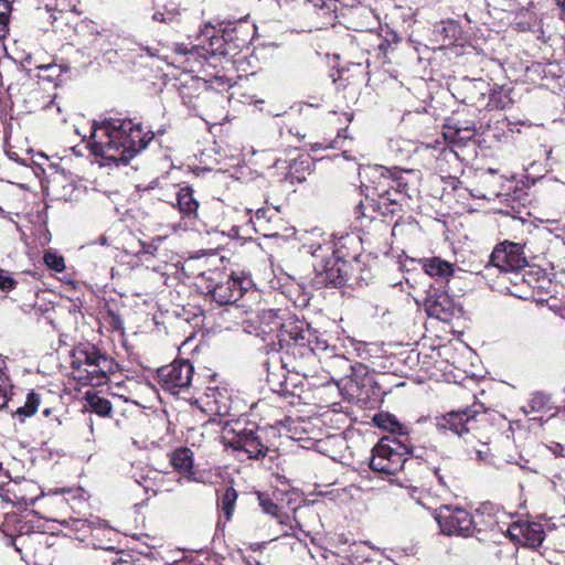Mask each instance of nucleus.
I'll use <instances>...</instances> for the list:
<instances>
[{"instance_id":"6ab92c4d","label":"nucleus","mask_w":565,"mask_h":565,"mask_svg":"<svg viewBox=\"0 0 565 565\" xmlns=\"http://www.w3.org/2000/svg\"><path fill=\"white\" fill-rule=\"evenodd\" d=\"M177 202L182 217L186 224L193 225L198 218L199 202L193 196V189L190 186L180 188L177 193Z\"/></svg>"},{"instance_id":"473e14b6","label":"nucleus","mask_w":565,"mask_h":565,"mask_svg":"<svg viewBox=\"0 0 565 565\" xmlns=\"http://www.w3.org/2000/svg\"><path fill=\"white\" fill-rule=\"evenodd\" d=\"M11 4L8 0H0V39L6 38L10 20Z\"/></svg>"},{"instance_id":"8fccbe9b","label":"nucleus","mask_w":565,"mask_h":565,"mask_svg":"<svg viewBox=\"0 0 565 565\" xmlns=\"http://www.w3.org/2000/svg\"><path fill=\"white\" fill-rule=\"evenodd\" d=\"M556 447H557V448H555V451H558V448H561L562 446H561V445H557Z\"/></svg>"},{"instance_id":"2f4dec72","label":"nucleus","mask_w":565,"mask_h":565,"mask_svg":"<svg viewBox=\"0 0 565 565\" xmlns=\"http://www.w3.org/2000/svg\"><path fill=\"white\" fill-rule=\"evenodd\" d=\"M374 191L376 192L377 196L380 198L382 204L399 205L403 201V199L401 196L395 195V192L391 186L382 188L381 180L374 186Z\"/></svg>"},{"instance_id":"dca6fc26","label":"nucleus","mask_w":565,"mask_h":565,"mask_svg":"<svg viewBox=\"0 0 565 565\" xmlns=\"http://www.w3.org/2000/svg\"><path fill=\"white\" fill-rule=\"evenodd\" d=\"M476 126L468 120L449 118L443 126L444 139L454 146H465L476 136Z\"/></svg>"},{"instance_id":"39448f33","label":"nucleus","mask_w":565,"mask_h":565,"mask_svg":"<svg viewBox=\"0 0 565 565\" xmlns=\"http://www.w3.org/2000/svg\"><path fill=\"white\" fill-rule=\"evenodd\" d=\"M411 452V448L398 438L382 437L372 449L370 468L382 475H396L403 469Z\"/></svg>"},{"instance_id":"6e6552de","label":"nucleus","mask_w":565,"mask_h":565,"mask_svg":"<svg viewBox=\"0 0 565 565\" xmlns=\"http://www.w3.org/2000/svg\"><path fill=\"white\" fill-rule=\"evenodd\" d=\"M194 367L189 360H175L160 367L157 372L158 382L163 390L179 394L190 387Z\"/></svg>"},{"instance_id":"e433bc0d","label":"nucleus","mask_w":565,"mask_h":565,"mask_svg":"<svg viewBox=\"0 0 565 565\" xmlns=\"http://www.w3.org/2000/svg\"><path fill=\"white\" fill-rule=\"evenodd\" d=\"M277 222L281 224L285 233H281L280 231L268 230V231L264 232L265 237L278 238V237H289V236L294 235V233H295L294 227L286 226L280 218H277Z\"/></svg>"},{"instance_id":"c9c22d12","label":"nucleus","mask_w":565,"mask_h":565,"mask_svg":"<svg viewBox=\"0 0 565 565\" xmlns=\"http://www.w3.org/2000/svg\"><path fill=\"white\" fill-rule=\"evenodd\" d=\"M17 280L4 269L0 268V290L9 292L17 286Z\"/></svg>"},{"instance_id":"20e7f679","label":"nucleus","mask_w":565,"mask_h":565,"mask_svg":"<svg viewBox=\"0 0 565 565\" xmlns=\"http://www.w3.org/2000/svg\"><path fill=\"white\" fill-rule=\"evenodd\" d=\"M310 253L315 258H321L313 263V284L318 287H341L344 286L351 276V266L348 262L335 257L331 247L318 245L310 246Z\"/></svg>"},{"instance_id":"2eb2a0df","label":"nucleus","mask_w":565,"mask_h":565,"mask_svg":"<svg viewBox=\"0 0 565 565\" xmlns=\"http://www.w3.org/2000/svg\"><path fill=\"white\" fill-rule=\"evenodd\" d=\"M425 309L429 317L445 322L450 321L457 312L454 299L447 292L437 291L428 295Z\"/></svg>"},{"instance_id":"f704fd0d","label":"nucleus","mask_w":565,"mask_h":565,"mask_svg":"<svg viewBox=\"0 0 565 565\" xmlns=\"http://www.w3.org/2000/svg\"><path fill=\"white\" fill-rule=\"evenodd\" d=\"M312 6L322 11L323 14L328 15L330 19L335 18L334 12L337 10V6L329 0H311Z\"/></svg>"},{"instance_id":"4be33fe9","label":"nucleus","mask_w":565,"mask_h":565,"mask_svg":"<svg viewBox=\"0 0 565 565\" xmlns=\"http://www.w3.org/2000/svg\"><path fill=\"white\" fill-rule=\"evenodd\" d=\"M170 462L173 468L185 476L189 480L193 478V452L189 448H179L171 454Z\"/></svg>"},{"instance_id":"f3484780","label":"nucleus","mask_w":565,"mask_h":565,"mask_svg":"<svg viewBox=\"0 0 565 565\" xmlns=\"http://www.w3.org/2000/svg\"><path fill=\"white\" fill-rule=\"evenodd\" d=\"M235 450L245 451L249 458L258 459L266 456L267 448L262 444L254 430H244L231 441Z\"/></svg>"},{"instance_id":"72a5a7b5","label":"nucleus","mask_w":565,"mask_h":565,"mask_svg":"<svg viewBox=\"0 0 565 565\" xmlns=\"http://www.w3.org/2000/svg\"><path fill=\"white\" fill-rule=\"evenodd\" d=\"M43 260L50 269L56 273H62L65 269L64 258L54 252L47 250L43 256Z\"/></svg>"},{"instance_id":"ddd939ff","label":"nucleus","mask_w":565,"mask_h":565,"mask_svg":"<svg viewBox=\"0 0 565 565\" xmlns=\"http://www.w3.org/2000/svg\"><path fill=\"white\" fill-rule=\"evenodd\" d=\"M78 0H38L36 19L44 30L49 26L55 29V23L64 13L74 12Z\"/></svg>"},{"instance_id":"7ed1b4c3","label":"nucleus","mask_w":565,"mask_h":565,"mask_svg":"<svg viewBox=\"0 0 565 565\" xmlns=\"http://www.w3.org/2000/svg\"><path fill=\"white\" fill-rule=\"evenodd\" d=\"M71 364L75 377L92 386L106 383L108 375L116 366L111 358L90 344L77 347L73 352Z\"/></svg>"},{"instance_id":"09e8293b","label":"nucleus","mask_w":565,"mask_h":565,"mask_svg":"<svg viewBox=\"0 0 565 565\" xmlns=\"http://www.w3.org/2000/svg\"><path fill=\"white\" fill-rule=\"evenodd\" d=\"M43 414H44V416H46V417H47V416L51 414V409H50V408H45V409L43 411Z\"/></svg>"},{"instance_id":"3c124183","label":"nucleus","mask_w":565,"mask_h":565,"mask_svg":"<svg viewBox=\"0 0 565 565\" xmlns=\"http://www.w3.org/2000/svg\"><path fill=\"white\" fill-rule=\"evenodd\" d=\"M556 447H557V448H555V451H558V448H561L562 446H561V445H557Z\"/></svg>"},{"instance_id":"aec40b11","label":"nucleus","mask_w":565,"mask_h":565,"mask_svg":"<svg viewBox=\"0 0 565 565\" xmlns=\"http://www.w3.org/2000/svg\"><path fill=\"white\" fill-rule=\"evenodd\" d=\"M115 35L110 30H96L87 34L84 47L94 53H108L114 45Z\"/></svg>"},{"instance_id":"7c9ffc66","label":"nucleus","mask_w":565,"mask_h":565,"mask_svg":"<svg viewBox=\"0 0 565 565\" xmlns=\"http://www.w3.org/2000/svg\"><path fill=\"white\" fill-rule=\"evenodd\" d=\"M89 406L92 408V412L95 414L107 417L110 416L113 412L111 403L100 396L94 395L88 398Z\"/></svg>"},{"instance_id":"f03ea898","label":"nucleus","mask_w":565,"mask_h":565,"mask_svg":"<svg viewBox=\"0 0 565 565\" xmlns=\"http://www.w3.org/2000/svg\"><path fill=\"white\" fill-rule=\"evenodd\" d=\"M273 324L269 332L277 330L280 349L271 355V361L279 362L280 369L287 372L310 376L315 371V355L306 342L310 339L308 324L299 320L281 322L278 319Z\"/></svg>"},{"instance_id":"49530a36","label":"nucleus","mask_w":565,"mask_h":565,"mask_svg":"<svg viewBox=\"0 0 565 565\" xmlns=\"http://www.w3.org/2000/svg\"><path fill=\"white\" fill-rule=\"evenodd\" d=\"M477 458L482 460L483 459V452L481 450L476 451Z\"/></svg>"},{"instance_id":"412c9836","label":"nucleus","mask_w":565,"mask_h":565,"mask_svg":"<svg viewBox=\"0 0 565 565\" xmlns=\"http://www.w3.org/2000/svg\"><path fill=\"white\" fill-rule=\"evenodd\" d=\"M198 40H200L201 43L207 41L209 47L206 49V51L212 53L213 55L227 54L223 36L217 35L215 28L209 23L204 24V26L200 30V33L198 34Z\"/></svg>"},{"instance_id":"ea45409f","label":"nucleus","mask_w":565,"mask_h":565,"mask_svg":"<svg viewBox=\"0 0 565 565\" xmlns=\"http://www.w3.org/2000/svg\"><path fill=\"white\" fill-rule=\"evenodd\" d=\"M9 398L6 390L0 386V409L8 405Z\"/></svg>"},{"instance_id":"5701e85b","label":"nucleus","mask_w":565,"mask_h":565,"mask_svg":"<svg viewBox=\"0 0 565 565\" xmlns=\"http://www.w3.org/2000/svg\"><path fill=\"white\" fill-rule=\"evenodd\" d=\"M259 505L262 507L264 513L273 515L278 520V523L281 525V532L284 535L289 534V530H292V521L289 515L284 514L279 511L278 505L267 495L259 493L258 494Z\"/></svg>"},{"instance_id":"4468645a","label":"nucleus","mask_w":565,"mask_h":565,"mask_svg":"<svg viewBox=\"0 0 565 565\" xmlns=\"http://www.w3.org/2000/svg\"><path fill=\"white\" fill-rule=\"evenodd\" d=\"M41 494L38 484L25 479L12 482L6 490L7 500L18 507L33 505Z\"/></svg>"},{"instance_id":"bb28decb","label":"nucleus","mask_w":565,"mask_h":565,"mask_svg":"<svg viewBox=\"0 0 565 565\" xmlns=\"http://www.w3.org/2000/svg\"><path fill=\"white\" fill-rule=\"evenodd\" d=\"M279 362H273L271 356L266 362L267 364V382L270 385V388L278 393L288 392L287 388V377L285 374V370L281 369V372H273L270 371V365L278 364Z\"/></svg>"},{"instance_id":"9d476101","label":"nucleus","mask_w":565,"mask_h":565,"mask_svg":"<svg viewBox=\"0 0 565 565\" xmlns=\"http://www.w3.org/2000/svg\"><path fill=\"white\" fill-rule=\"evenodd\" d=\"M367 171L373 177H379L381 179V186H391L395 195L404 199H412L417 189L414 183L409 181V177L412 175L411 171H391L390 169L375 166L372 168H367Z\"/></svg>"},{"instance_id":"cd10ccee","label":"nucleus","mask_w":565,"mask_h":565,"mask_svg":"<svg viewBox=\"0 0 565 565\" xmlns=\"http://www.w3.org/2000/svg\"><path fill=\"white\" fill-rule=\"evenodd\" d=\"M40 406V395L31 392L28 394L25 403L23 406L18 407L14 412H12L13 416H19L23 422L24 418L31 417L34 415Z\"/></svg>"},{"instance_id":"393cba45","label":"nucleus","mask_w":565,"mask_h":565,"mask_svg":"<svg viewBox=\"0 0 565 565\" xmlns=\"http://www.w3.org/2000/svg\"><path fill=\"white\" fill-rule=\"evenodd\" d=\"M181 15L182 10L180 6L174 2H168L162 7L157 8L151 19L154 22L173 24L180 22Z\"/></svg>"},{"instance_id":"f8f14e48","label":"nucleus","mask_w":565,"mask_h":565,"mask_svg":"<svg viewBox=\"0 0 565 565\" xmlns=\"http://www.w3.org/2000/svg\"><path fill=\"white\" fill-rule=\"evenodd\" d=\"M505 532L511 541L529 547L540 546L545 539L543 525L539 522L515 521Z\"/></svg>"},{"instance_id":"1a4fd4ad","label":"nucleus","mask_w":565,"mask_h":565,"mask_svg":"<svg viewBox=\"0 0 565 565\" xmlns=\"http://www.w3.org/2000/svg\"><path fill=\"white\" fill-rule=\"evenodd\" d=\"M524 248L520 243L502 242L491 253L490 264L502 273H516L529 265Z\"/></svg>"},{"instance_id":"0eeeda50","label":"nucleus","mask_w":565,"mask_h":565,"mask_svg":"<svg viewBox=\"0 0 565 565\" xmlns=\"http://www.w3.org/2000/svg\"><path fill=\"white\" fill-rule=\"evenodd\" d=\"M441 533L469 537L475 534L479 522L465 509L456 505H441L435 513Z\"/></svg>"},{"instance_id":"9b49d317","label":"nucleus","mask_w":565,"mask_h":565,"mask_svg":"<svg viewBox=\"0 0 565 565\" xmlns=\"http://www.w3.org/2000/svg\"><path fill=\"white\" fill-rule=\"evenodd\" d=\"M477 413V411H471L470 408L451 411L436 417L435 426L440 433L450 431L459 438H465L473 429Z\"/></svg>"},{"instance_id":"58836bf2","label":"nucleus","mask_w":565,"mask_h":565,"mask_svg":"<svg viewBox=\"0 0 565 565\" xmlns=\"http://www.w3.org/2000/svg\"><path fill=\"white\" fill-rule=\"evenodd\" d=\"M493 510L492 505L487 503L482 504L476 512V515H484L486 513L489 514Z\"/></svg>"},{"instance_id":"a878e982","label":"nucleus","mask_w":565,"mask_h":565,"mask_svg":"<svg viewBox=\"0 0 565 565\" xmlns=\"http://www.w3.org/2000/svg\"><path fill=\"white\" fill-rule=\"evenodd\" d=\"M373 423L384 430H388L393 434H397L399 436L406 435L408 433L407 427L398 422L396 416L390 413H379L374 415Z\"/></svg>"},{"instance_id":"4c0bfd02","label":"nucleus","mask_w":565,"mask_h":565,"mask_svg":"<svg viewBox=\"0 0 565 565\" xmlns=\"http://www.w3.org/2000/svg\"><path fill=\"white\" fill-rule=\"evenodd\" d=\"M500 94L501 92H492L490 95V103H492L494 107L504 108L507 106V102H502L500 99L497 100V95Z\"/></svg>"},{"instance_id":"de8ad7c7","label":"nucleus","mask_w":565,"mask_h":565,"mask_svg":"<svg viewBox=\"0 0 565 565\" xmlns=\"http://www.w3.org/2000/svg\"><path fill=\"white\" fill-rule=\"evenodd\" d=\"M494 525H497V521H489L488 527L492 529Z\"/></svg>"},{"instance_id":"f257e3e1","label":"nucleus","mask_w":565,"mask_h":565,"mask_svg":"<svg viewBox=\"0 0 565 565\" xmlns=\"http://www.w3.org/2000/svg\"><path fill=\"white\" fill-rule=\"evenodd\" d=\"M92 152L116 164L128 163L152 140L151 131L128 118H105L92 126Z\"/></svg>"},{"instance_id":"c756f323","label":"nucleus","mask_w":565,"mask_h":565,"mask_svg":"<svg viewBox=\"0 0 565 565\" xmlns=\"http://www.w3.org/2000/svg\"><path fill=\"white\" fill-rule=\"evenodd\" d=\"M236 500H237L236 490L232 487L226 488L221 498L220 509L227 521L233 515Z\"/></svg>"},{"instance_id":"c03bdc74","label":"nucleus","mask_w":565,"mask_h":565,"mask_svg":"<svg viewBox=\"0 0 565 565\" xmlns=\"http://www.w3.org/2000/svg\"><path fill=\"white\" fill-rule=\"evenodd\" d=\"M557 6L561 7L563 9V11L565 12V0H555Z\"/></svg>"},{"instance_id":"a19ab883","label":"nucleus","mask_w":565,"mask_h":565,"mask_svg":"<svg viewBox=\"0 0 565 565\" xmlns=\"http://www.w3.org/2000/svg\"><path fill=\"white\" fill-rule=\"evenodd\" d=\"M356 213H359L361 216H366L365 214V205L364 202H360V204L356 206Z\"/></svg>"},{"instance_id":"37998d69","label":"nucleus","mask_w":565,"mask_h":565,"mask_svg":"<svg viewBox=\"0 0 565 565\" xmlns=\"http://www.w3.org/2000/svg\"><path fill=\"white\" fill-rule=\"evenodd\" d=\"M518 28L521 31L530 30V28H527L524 22H519Z\"/></svg>"},{"instance_id":"b1692460","label":"nucleus","mask_w":565,"mask_h":565,"mask_svg":"<svg viewBox=\"0 0 565 565\" xmlns=\"http://www.w3.org/2000/svg\"><path fill=\"white\" fill-rule=\"evenodd\" d=\"M423 267L427 275L440 279H448L454 274V265L439 257L425 259Z\"/></svg>"},{"instance_id":"c85d7f7f","label":"nucleus","mask_w":565,"mask_h":565,"mask_svg":"<svg viewBox=\"0 0 565 565\" xmlns=\"http://www.w3.org/2000/svg\"><path fill=\"white\" fill-rule=\"evenodd\" d=\"M548 402L550 397L546 394L536 392L532 394L529 403L521 407V411L523 412L524 415L542 413L545 411Z\"/></svg>"},{"instance_id":"a211bd4d","label":"nucleus","mask_w":565,"mask_h":565,"mask_svg":"<svg viewBox=\"0 0 565 565\" xmlns=\"http://www.w3.org/2000/svg\"><path fill=\"white\" fill-rule=\"evenodd\" d=\"M308 332L310 333V339L306 341L310 350H312V354L315 355V365L317 364L318 359L323 356L334 358L342 362H348L343 355L334 354L335 347L329 344L328 339L324 334L319 333L317 330H312L308 326Z\"/></svg>"},{"instance_id":"a18cd8bd","label":"nucleus","mask_w":565,"mask_h":565,"mask_svg":"<svg viewBox=\"0 0 565 565\" xmlns=\"http://www.w3.org/2000/svg\"><path fill=\"white\" fill-rule=\"evenodd\" d=\"M217 413H218L220 415H225V414H227V407H226V406H224V409H222L221 407H218V408H217Z\"/></svg>"},{"instance_id":"79ce46f5","label":"nucleus","mask_w":565,"mask_h":565,"mask_svg":"<svg viewBox=\"0 0 565 565\" xmlns=\"http://www.w3.org/2000/svg\"><path fill=\"white\" fill-rule=\"evenodd\" d=\"M265 212L262 211V210H258L257 213H256V220L257 222H260L263 216H264Z\"/></svg>"},{"instance_id":"423d86ee","label":"nucleus","mask_w":565,"mask_h":565,"mask_svg":"<svg viewBox=\"0 0 565 565\" xmlns=\"http://www.w3.org/2000/svg\"><path fill=\"white\" fill-rule=\"evenodd\" d=\"M202 284L206 292L222 306L236 302L252 286L247 277H234L232 274L220 270L203 274Z\"/></svg>"}]
</instances>
